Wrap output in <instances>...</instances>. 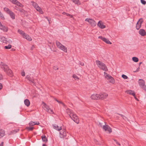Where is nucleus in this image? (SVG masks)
Masks as SVG:
<instances>
[{
  "mask_svg": "<svg viewBox=\"0 0 146 146\" xmlns=\"http://www.w3.org/2000/svg\"><path fill=\"white\" fill-rule=\"evenodd\" d=\"M17 131H16L15 130H13V131H11L10 133H9V135H11L12 134L15 133H16Z\"/></svg>",
  "mask_w": 146,
  "mask_h": 146,
  "instance_id": "79ce46f5",
  "label": "nucleus"
},
{
  "mask_svg": "<svg viewBox=\"0 0 146 146\" xmlns=\"http://www.w3.org/2000/svg\"><path fill=\"white\" fill-rule=\"evenodd\" d=\"M119 115H120L121 116V117L123 118V119H127V118L123 115H121V114H119Z\"/></svg>",
  "mask_w": 146,
  "mask_h": 146,
  "instance_id": "c03bdc74",
  "label": "nucleus"
},
{
  "mask_svg": "<svg viewBox=\"0 0 146 146\" xmlns=\"http://www.w3.org/2000/svg\"><path fill=\"white\" fill-rule=\"evenodd\" d=\"M0 18L1 19H5V17H4L2 13H1V12L0 11Z\"/></svg>",
  "mask_w": 146,
  "mask_h": 146,
  "instance_id": "ea45409f",
  "label": "nucleus"
},
{
  "mask_svg": "<svg viewBox=\"0 0 146 146\" xmlns=\"http://www.w3.org/2000/svg\"><path fill=\"white\" fill-rule=\"evenodd\" d=\"M116 143L117 144H118L120 146L121 145L117 141H116Z\"/></svg>",
  "mask_w": 146,
  "mask_h": 146,
  "instance_id": "6e6d98bb",
  "label": "nucleus"
},
{
  "mask_svg": "<svg viewBox=\"0 0 146 146\" xmlns=\"http://www.w3.org/2000/svg\"><path fill=\"white\" fill-rule=\"evenodd\" d=\"M3 142H2L1 144H0V146H3Z\"/></svg>",
  "mask_w": 146,
  "mask_h": 146,
  "instance_id": "13d9d810",
  "label": "nucleus"
},
{
  "mask_svg": "<svg viewBox=\"0 0 146 146\" xmlns=\"http://www.w3.org/2000/svg\"><path fill=\"white\" fill-rule=\"evenodd\" d=\"M24 103L27 106H29L30 105V102L28 99H26L25 100Z\"/></svg>",
  "mask_w": 146,
  "mask_h": 146,
  "instance_id": "c85d7f7f",
  "label": "nucleus"
},
{
  "mask_svg": "<svg viewBox=\"0 0 146 146\" xmlns=\"http://www.w3.org/2000/svg\"><path fill=\"white\" fill-rule=\"evenodd\" d=\"M103 128L105 131H108L109 133H111L112 132V130L111 127L108 125H104Z\"/></svg>",
  "mask_w": 146,
  "mask_h": 146,
  "instance_id": "1a4fd4ad",
  "label": "nucleus"
},
{
  "mask_svg": "<svg viewBox=\"0 0 146 146\" xmlns=\"http://www.w3.org/2000/svg\"><path fill=\"white\" fill-rule=\"evenodd\" d=\"M139 70V66L137 68V70H136L135 71V72H137V71H138Z\"/></svg>",
  "mask_w": 146,
  "mask_h": 146,
  "instance_id": "5fc2aeb1",
  "label": "nucleus"
},
{
  "mask_svg": "<svg viewBox=\"0 0 146 146\" xmlns=\"http://www.w3.org/2000/svg\"><path fill=\"white\" fill-rule=\"evenodd\" d=\"M56 46L59 49H60L61 47L63 45L60 42L58 41H56Z\"/></svg>",
  "mask_w": 146,
  "mask_h": 146,
  "instance_id": "4be33fe9",
  "label": "nucleus"
},
{
  "mask_svg": "<svg viewBox=\"0 0 146 146\" xmlns=\"http://www.w3.org/2000/svg\"><path fill=\"white\" fill-rule=\"evenodd\" d=\"M26 78L29 80V81L31 82V84H33V85H35L36 83L35 80L33 79L32 77H31L29 76H27L26 77Z\"/></svg>",
  "mask_w": 146,
  "mask_h": 146,
  "instance_id": "2eb2a0df",
  "label": "nucleus"
},
{
  "mask_svg": "<svg viewBox=\"0 0 146 146\" xmlns=\"http://www.w3.org/2000/svg\"><path fill=\"white\" fill-rule=\"evenodd\" d=\"M1 22H0V26L1 27Z\"/></svg>",
  "mask_w": 146,
  "mask_h": 146,
  "instance_id": "774afa93",
  "label": "nucleus"
},
{
  "mask_svg": "<svg viewBox=\"0 0 146 146\" xmlns=\"http://www.w3.org/2000/svg\"><path fill=\"white\" fill-rule=\"evenodd\" d=\"M72 77L76 80H78L79 79V78L75 74H73Z\"/></svg>",
  "mask_w": 146,
  "mask_h": 146,
  "instance_id": "f704fd0d",
  "label": "nucleus"
},
{
  "mask_svg": "<svg viewBox=\"0 0 146 146\" xmlns=\"http://www.w3.org/2000/svg\"><path fill=\"white\" fill-rule=\"evenodd\" d=\"M141 3L142 4H143V5H145V4H146V2L144 0H141Z\"/></svg>",
  "mask_w": 146,
  "mask_h": 146,
  "instance_id": "37998d69",
  "label": "nucleus"
},
{
  "mask_svg": "<svg viewBox=\"0 0 146 146\" xmlns=\"http://www.w3.org/2000/svg\"><path fill=\"white\" fill-rule=\"evenodd\" d=\"M98 26L101 29H103L106 27V26L104 23L102 21H100L98 22Z\"/></svg>",
  "mask_w": 146,
  "mask_h": 146,
  "instance_id": "f8f14e48",
  "label": "nucleus"
},
{
  "mask_svg": "<svg viewBox=\"0 0 146 146\" xmlns=\"http://www.w3.org/2000/svg\"><path fill=\"white\" fill-rule=\"evenodd\" d=\"M134 98L135 100H136L137 101H139V100L135 96H135H134Z\"/></svg>",
  "mask_w": 146,
  "mask_h": 146,
  "instance_id": "4d7b16f0",
  "label": "nucleus"
},
{
  "mask_svg": "<svg viewBox=\"0 0 146 146\" xmlns=\"http://www.w3.org/2000/svg\"><path fill=\"white\" fill-rule=\"evenodd\" d=\"M54 100L57 102H58V100H57L55 98Z\"/></svg>",
  "mask_w": 146,
  "mask_h": 146,
  "instance_id": "0e129e2a",
  "label": "nucleus"
},
{
  "mask_svg": "<svg viewBox=\"0 0 146 146\" xmlns=\"http://www.w3.org/2000/svg\"><path fill=\"white\" fill-rule=\"evenodd\" d=\"M5 40V43L8 42V43H10V44L11 43V42H12L11 41V40L9 38H6V40Z\"/></svg>",
  "mask_w": 146,
  "mask_h": 146,
  "instance_id": "e433bc0d",
  "label": "nucleus"
},
{
  "mask_svg": "<svg viewBox=\"0 0 146 146\" xmlns=\"http://www.w3.org/2000/svg\"><path fill=\"white\" fill-rule=\"evenodd\" d=\"M139 84L141 88H143L145 86V82L143 80L141 79H139Z\"/></svg>",
  "mask_w": 146,
  "mask_h": 146,
  "instance_id": "dca6fc26",
  "label": "nucleus"
},
{
  "mask_svg": "<svg viewBox=\"0 0 146 146\" xmlns=\"http://www.w3.org/2000/svg\"><path fill=\"white\" fill-rule=\"evenodd\" d=\"M60 137L61 138H64L66 135V133L65 130H62L60 133Z\"/></svg>",
  "mask_w": 146,
  "mask_h": 146,
  "instance_id": "a211bd4d",
  "label": "nucleus"
},
{
  "mask_svg": "<svg viewBox=\"0 0 146 146\" xmlns=\"http://www.w3.org/2000/svg\"><path fill=\"white\" fill-rule=\"evenodd\" d=\"M42 104H43L44 107L45 108V110L47 112L50 113H54V112L51 109L49 106L47 105L45 103L42 102Z\"/></svg>",
  "mask_w": 146,
  "mask_h": 146,
  "instance_id": "423d86ee",
  "label": "nucleus"
},
{
  "mask_svg": "<svg viewBox=\"0 0 146 146\" xmlns=\"http://www.w3.org/2000/svg\"><path fill=\"white\" fill-rule=\"evenodd\" d=\"M63 14H64V15H67V13H65V12H63L62 13Z\"/></svg>",
  "mask_w": 146,
  "mask_h": 146,
  "instance_id": "052dcab7",
  "label": "nucleus"
},
{
  "mask_svg": "<svg viewBox=\"0 0 146 146\" xmlns=\"http://www.w3.org/2000/svg\"><path fill=\"white\" fill-rule=\"evenodd\" d=\"M10 1L13 3L16 4L17 6L21 7H23V5L22 4L20 3L16 0H10Z\"/></svg>",
  "mask_w": 146,
  "mask_h": 146,
  "instance_id": "ddd939ff",
  "label": "nucleus"
},
{
  "mask_svg": "<svg viewBox=\"0 0 146 146\" xmlns=\"http://www.w3.org/2000/svg\"><path fill=\"white\" fill-rule=\"evenodd\" d=\"M58 103H60V104H61V102H60V101H58V102H57Z\"/></svg>",
  "mask_w": 146,
  "mask_h": 146,
  "instance_id": "69168bd1",
  "label": "nucleus"
},
{
  "mask_svg": "<svg viewBox=\"0 0 146 146\" xmlns=\"http://www.w3.org/2000/svg\"><path fill=\"white\" fill-rule=\"evenodd\" d=\"M6 38L5 37L0 36V41L3 42H5Z\"/></svg>",
  "mask_w": 146,
  "mask_h": 146,
  "instance_id": "7c9ffc66",
  "label": "nucleus"
},
{
  "mask_svg": "<svg viewBox=\"0 0 146 146\" xmlns=\"http://www.w3.org/2000/svg\"><path fill=\"white\" fill-rule=\"evenodd\" d=\"M142 62H139V66L142 64Z\"/></svg>",
  "mask_w": 146,
  "mask_h": 146,
  "instance_id": "e2e57ef3",
  "label": "nucleus"
},
{
  "mask_svg": "<svg viewBox=\"0 0 146 146\" xmlns=\"http://www.w3.org/2000/svg\"><path fill=\"white\" fill-rule=\"evenodd\" d=\"M3 88V85L2 84L0 83V90H1Z\"/></svg>",
  "mask_w": 146,
  "mask_h": 146,
  "instance_id": "8fccbe9b",
  "label": "nucleus"
},
{
  "mask_svg": "<svg viewBox=\"0 0 146 146\" xmlns=\"http://www.w3.org/2000/svg\"><path fill=\"white\" fill-rule=\"evenodd\" d=\"M34 48H35V46H34V45H33L31 48V50H33V49Z\"/></svg>",
  "mask_w": 146,
  "mask_h": 146,
  "instance_id": "864d4df0",
  "label": "nucleus"
},
{
  "mask_svg": "<svg viewBox=\"0 0 146 146\" xmlns=\"http://www.w3.org/2000/svg\"><path fill=\"white\" fill-rule=\"evenodd\" d=\"M73 3L78 5H80V3L78 0H71Z\"/></svg>",
  "mask_w": 146,
  "mask_h": 146,
  "instance_id": "473e14b6",
  "label": "nucleus"
},
{
  "mask_svg": "<svg viewBox=\"0 0 146 146\" xmlns=\"http://www.w3.org/2000/svg\"><path fill=\"white\" fill-rule=\"evenodd\" d=\"M100 100H104L106 99L108 96V94L106 93L102 92L99 94Z\"/></svg>",
  "mask_w": 146,
  "mask_h": 146,
  "instance_id": "0eeeda50",
  "label": "nucleus"
},
{
  "mask_svg": "<svg viewBox=\"0 0 146 146\" xmlns=\"http://www.w3.org/2000/svg\"><path fill=\"white\" fill-rule=\"evenodd\" d=\"M46 18L47 19V20H48V21H49V23H50V21H49V19H48L47 17H46Z\"/></svg>",
  "mask_w": 146,
  "mask_h": 146,
  "instance_id": "680f3d73",
  "label": "nucleus"
},
{
  "mask_svg": "<svg viewBox=\"0 0 146 146\" xmlns=\"http://www.w3.org/2000/svg\"><path fill=\"white\" fill-rule=\"evenodd\" d=\"M139 33L140 35L143 36H145L146 34L145 30L142 29H140L139 30Z\"/></svg>",
  "mask_w": 146,
  "mask_h": 146,
  "instance_id": "6ab92c4d",
  "label": "nucleus"
},
{
  "mask_svg": "<svg viewBox=\"0 0 146 146\" xmlns=\"http://www.w3.org/2000/svg\"><path fill=\"white\" fill-rule=\"evenodd\" d=\"M4 10L10 16L12 19H15V14L10 10L8 8L6 7L4 8Z\"/></svg>",
  "mask_w": 146,
  "mask_h": 146,
  "instance_id": "20e7f679",
  "label": "nucleus"
},
{
  "mask_svg": "<svg viewBox=\"0 0 146 146\" xmlns=\"http://www.w3.org/2000/svg\"><path fill=\"white\" fill-rule=\"evenodd\" d=\"M26 129L28 131H32L34 129V127H27Z\"/></svg>",
  "mask_w": 146,
  "mask_h": 146,
  "instance_id": "4c0bfd02",
  "label": "nucleus"
},
{
  "mask_svg": "<svg viewBox=\"0 0 146 146\" xmlns=\"http://www.w3.org/2000/svg\"><path fill=\"white\" fill-rule=\"evenodd\" d=\"M18 31V33L21 35L22 36L25 33L23 31L20 30H19Z\"/></svg>",
  "mask_w": 146,
  "mask_h": 146,
  "instance_id": "c9c22d12",
  "label": "nucleus"
},
{
  "mask_svg": "<svg viewBox=\"0 0 146 146\" xmlns=\"http://www.w3.org/2000/svg\"><path fill=\"white\" fill-rule=\"evenodd\" d=\"M3 79V76L2 74H0V80H2Z\"/></svg>",
  "mask_w": 146,
  "mask_h": 146,
  "instance_id": "a18cd8bd",
  "label": "nucleus"
},
{
  "mask_svg": "<svg viewBox=\"0 0 146 146\" xmlns=\"http://www.w3.org/2000/svg\"><path fill=\"white\" fill-rule=\"evenodd\" d=\"M122 77L124 79H127L128 78V77L125 75L123 74L122 75Z\"/></svg>",
  "mask_w": 146,
  "mask_h": 146,
  "instance_id": "a19ab883",
  "label": "nucleus"
},
{
  "mask_svg": "<svg viewBox=\"0 0 146 146\" xmlns=\"http://www.w3.org/2000/svg\"><path fill=\"white\" fill-rule=\"evenodd\" d=\"M96 64L100 69L105 71H107V68L104 64L99 60H96Z\"/></svg>",
  "mask_w": 146,
  "mask_h": 146,
  "instance_id": "f03ea898",
  "label": "nucleus"
},
{
  "mask_svg": "<svg viewBox=\"0 0 146 146\" xmlns=\"http://www.w3.org/2000/svg\"><path fill=\"white\" fill-rule=\"evenodd\" d=\"M85 21L88 22L93 27L95 26L96 24L95 21L92 19L87 18L86 19Z\"/></svg>",
  "mask_w": 146,
  "mask_h": 146,
  "instance_id": "39448f33",
  "label": "nucleus"
},
{
  "mask_svg": "<svg viewBox=\"0 0 146 146\" xmlns=\"http://www.w3.org/2000/svg\"><path fill=\"white\" fill-rule=\"evenodd\" d=\"M132 60L135 62H137L139 60L138 58L135 57H133L132 58Z\"/></svg>",
  "mask_w": 146,
  "mask_h": 146,
  "instance_id": "72a5a7b5",
  "label": "nucleus"
},
{
  "mask_svg": "<svg viewBox=\"0 0 146 146\" xmlns=\"http://www.w3.org/2000/svg\"><path fill=\"white\" fill-rule=\"evenodd\" d=\"M108 80L110 83L113 84H114L115 82V81L114 79L111 76Z\"/></svg>",
  "mask_w": 146,
  "mask_h": 146,
  "instance_id": "c756f323",
  "label": "nucleus"
},
{
  "mask_svg": "<svg viewBox=\"0 0 146 146\" xmlns=\"http://www.w3.org/2000/svg\"><path fill=\"white\" fill-rule=\"evenodd\" d=\"M66 15L67 16H70L71 18H72L73 17V16L72 15H71L70 14H68V13Z\"/></svg>",
  "mask_w": 146,
  "mask_h": 146,
  "instance_id": "09e8293b",
  "label": "nucleus"
},
{
  "mask_svg": "<svg viewBox=\"0 0 146 146\" xmlns=\"http://www.w3.org/2000/svg\"><path fill=\"white\" fill-rule=\"evenodd\" d=\"M42 146H46V145L45 144H43Z\"/></svg>",
  "mask_w": 146,
  "mask_h": 146,
  "instance_id": "338daca9",
  "label": "nucleus"
},
{
  "mask_svg": "<svg viewBox=\"0 0 146 146\" xmlns=\"http://www.w3.org/2000/svg\"><path fill=\"white\" fill-rule=\"evenodd\" d=\"M98 38L102 40L103 41L106 43L107 44H111V42L108 39L103 37L102 36H99Z\"/></svg>",
  "mask_w": 146,
  "mask_h": 146,
  "instance_id": "9d476101",
  "label": "nucleus"
},
{
  "mask_svg": "<svg viewBox=\"0 0 146 146\" xmlns=\"http://www.w3.org/2000/svg\"><path fill=\"white\" fill-rule=\"evenodd\" d=\"M42 141L45 142L46 143L47 141V139L46 137L44 136V135H42Z\"/></svg>",
  "mask_w": 146,
  "mask_h": 146,
  "instance_id": "2f4dec72",
  "label": "nucleus"
},
{
  "mask_svg": "<svg viewBox=\"0 0 146 146\" xmlns=\"http://www.w3.org/2000/svg\"><path fill=\"white\" fill-rule=\"evenodd\" d=\"M144 87H143V88H142L143 90H144L146 92V86L145 85L144 86Z\"/></svg>",
  "mask_w": 146,
  "mask_h": 146,
  "instance_id": "de8ad7c7",
  "label": "nucleus"
},
{
  "mask_svg": "<svg viewBox=\"0 0 146 146\" xmlns=\"http://www.w3.org/2000/svg\"><path fill=\"white\" fill-rule=\"evenodd\" d=\"M99 94H93L91 96V98L93 100H100Z\"/></svg>",
  "mask_w": 146,
  "mask_h": 146,
  "instance_id": "4468645a",
  "label": "nucleus"
},
{
  "mask_svg": "<svg viewBox=\"0 0 146 146\" xmlns=\"http://www.w3.org/2000/svg\"><path fill=\"white\" fill-rule=\"evenodd\" d=\"M66 112L67 114L70 117L72 118L71 115L73 113V112L68 108H67L66 110Z\"/></svg>",
  "mask_w": 146,
  "mask_h": 146,
  "instance_id": "f3484780",
  "label": "nucleus"
},
{
  "mask_svg": "<svg viewBox=\"0 0 146 146\" xmlns=\"http://www.w3.org/2000/svg\"><path fill=\"white\" fill-rule=\"evenodd\" d=\"M0 29L4 31L7 32V28L3 26L2 24L1 27L0 26Z\"/></svg>",
  "mask_w": 146,
  "mask_h": 146,
  "instance_id": "bb28decb",
  "label": "nucleus"
},
{
  "mask_svg": "<svg viewBox=\"0 0 146 146\" xmlns=\"http://www.w3.org/2000/svg\"><path fill=\"white\" fill-rule=\"evenodd\" d=\"M71 116L72 118H71L75 122L78 123H79V121L78 117L75 114H74L73 113L72 114Z\"/></svg>",
  "mask_w": 146,
  "mask_h": 146,
  "instance_id": "9b49d317",
  "label": "nucleus"
},
{
  "mask_svg": "<svg viewBox=\"0 0 146 146\" xmlns=\"http://www.w3.org/2000/svg\"><path fill=\"white\" fill-rule=\"evenodd\" d=\"M11 45L10 44L8 45L7 46H5V48L7 49H9L11 48Z\"/></svg>",
  "mask_w": 146,
  "mask_h": 146,
  "instance_id": "58836bf2",
  "label": "nucleus"
},
{
  "mask_svg": "<svg viewBox=\"0 0 146 146\" xmlns=\"http://www.w3.org/2000/svg\"><path fill=\"white\" fill-rule=\"evenodd\" d=\"M1 67L7 74L10 77L13 76V74L12 71L7 65L1 62Z\"/></svg>",
  "mask_w": 146,
  "mask_h": 146,
  "instance_id": "f257e3e1",
  "label": "nucleus"
},
{
  "mask_svg": "<svg viewBox=\"0 0 146 146\" xmlns=\"http://www.w3.org/2000/svg\"><path fill=\"white\" fill-rule=\"evenodd\" d=\"M31 3H32V5L36 9V10L37 11H38L41 14L43 13V12L40 7L38 6L37 3L34 1H31Z\"/></svg>",
  "mask_w": 146,
  "mask_h": 146,
  "instance_id": "7ed1b4c3",
  "label": "nucleus"
},
{
  "mask_svg": "<svg viewBox=\"0 0 146 146\" xmlns=\"http://www.w3.org/2000/svg\"><path fill=\"white\" fill-rule=\"evenodd\" d=\"M98 125L101 127H103L102 126V123H101L100 122H99Z\"/></svg>",
  "mask_w": 146,
  "mask_h": 146,
  "instance_id": "603ef678",
  "label": "nucleus"
},
{
  "mask_svg": "<svg viewBox=\"0 0 146 146\" xmlns=\"http://www.w3.org/2000/svg\"><path fill=\"white\" fill-rule=\"evenodd\" d=\"M104 76L105 78L108 80L111 77L110 75L106 72H104Z\"/></svg>",
  "mask_w": 146,
  "mask_h": 146,
  "instance_id": "cd10ccee",
  "label": "nucleus"
},
{
  "mask_svg": "<svg viewBox=\"0 0 146 146\" xmlns=\"http://www.w3.org/2000/svg\"><path fill=\"white\" fill-rule=\"evenodd\" d=\"M65 52H67V48L65 46L63 45L60 49Z\"/></svg>",
  "mask_w": 146,
  "mask_h": 146,
  "instance_id": "a878e982",
  "label": "nucleus"
},
{
  "mask_svg": "<svg viewBox=\"0 0 146 146\" xmlns=\"http://www.w3.org/2000/svg\"><path fill=\"white\" fill-rule=\"evenodd\" d=\"M5 135V131L4 130L0 129V138H1L3 137Z\"/></svg>",
  "mask_w": 146,
  "mask_h": 146,
  "instance_id": "5701e85b",
  "label": "nucleus"
},
{
  "mask_svg": "<svg viewBox=\"0 0 146 146\" xmlns=\"http://www.w3.org/2000/svg\"><path fill=\"white\" fill-rule=\"evenodd\" d=\"M39 123L38 122H33L32 121H31L29 123V125L30 126H33L35 125H38Z\"/></svg>",
  "mask_w": 146,
  "mask_h": 146,
  "instance_id": "393cba45",
  "label": "nucleus"
},
{
  "mask_svg": "<svg viewBox=\"0 0 146 146\" xmlns=\"http://www.w3.org/2000/svg\"><path fill=\"white\" fill-rule=\"evenodd\" d=\"M143 22V19L142 18L140 19L136 24V29L139 30L141 27V25Z\"/></svg>",
  "mask_w": 146,
  "mask_h": 146,
  "instance_id": "6e6552de",
  "label": "nucleus"
},
{
  "mask_svg": "<svg viewBox=\"0 0 146 146\" xmlns=\"http://www.w3.org/2000/svg\"><path fill=\"white\" fill-rule=\"evenodd\" d=\"M61 104H62L64 107L66 106L65 105L63 102H61Z\"/></svg>",
  "mask_w": 146,
  "mask_h": 146,
  "instance_id": "bf43d9fd",
  "label": "nucleus"
},
{
  "mask_svg": "<svg viewBox=\"0 0 146 146\" xmlns=\"http://www.w3.org/2000/svg\"><path fill=\"white\" fill-rule=\"evenodd\" d=\"M79 64L82 66H83L84 65V63L82 62H80Z\"/></svg>",
  "mask_w": 146,
  "mask_h": 146,
  "instance_id": "3c124183",
  "label": "nucleus"
},
{
  "mask_svg": "<svg viewBox=\"0 0 146 146\" xmlns=\"http://www.w3.org/2000/svg\"><path fill=\"white\" fill-rule=\"evenodd\" d=\"M53 127L56 130L59 131L62 129L60 127H59L57 125L55 124L53 125Z\"/></svg>",
  "mask_w": 146,
  "mask_h": 146,
  "instance_id": "b1692460",
  "label": "nucleus"
},
{
  "mask_svg": "<svg viewBox=\"0 0 146 146\" xmlns=\"http://www.w3.org/2000/svg\"><path fill=\"white\" fill-rule=\"evenodd\" d=\"M23 37L29 41H31L32 40L31 38L29 35L25 33L23 36Z\"/></svg>",
  "mask_w": 146,
  "mask_h": 146,
  "instance_id": "412c9836",
  "label": "nucleus"
},
{
  "mask_svg": "<svg viewBox=\"0 0 146 146\" xmlns=\"http://www.w3.org/2000/svg\"><path fill=\"white\" fill-rule=\"evenodd\" d=\"M125 92H126L127 94L129 95H132L133 96H135V92L131 90H127Z\"/></svg>",
  "mask_w": 146,
  "mask_h": 146,
  "instance_id": "aec40b11",
  "label": "nucleus"
},
{
  "mask_svg": "<svg viewBox=\"0 0 146 146\" xmlns=\"http://www.w3.org/2000/svg\"><path fill=\"white\" fill-rule=\"evenodd\" d=\"M21 74L23 76H25V73L24 72H22Z\"/></svg>",
  "mask_w": 146,
  "mask_h": 146,
  "instance_id": "49530a36",
  "label": "nucleus"
}]
</instances>
